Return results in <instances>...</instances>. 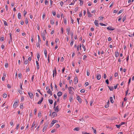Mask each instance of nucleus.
Here are the masks:
<instances>
[{"label": "nucleus", "instance_id": "9b49d317", "mask_svg": "<svg viewBox=\"0 0 134 134\" xmlns=\"http://www.w3.org/2000/svg\"><path fill=\"white\" fill-rule=\"evenodd\" d=\"M52 116H53V117H54L57 116V114L55 112H53L52 114Z\"/></svg>", "mask_w": 134, "mask_h": 134}, {"label": "nucleus", "instance_id": "603ef678", "mask_svg": "<svg viewBox=\"0 0 134 134\" xmlns=\"http://www.w3.org/2000/svg\"><path fill=\"white\" fill-rule=\"evenodd\" d=\"M116 126L118 128H119L121 126V125L120 124L119 125H116Z\"/></svg>", "mask_w": 134, "mask_h": 134}, {"label": "nucleus", "instance_id": "4468645a", "mask_svg": "<svg viewBox=\"0 0 134 134\" xmlns=\"http://www.w3.org/2000/svg\"><path fill=\"white\" fill-rule=\"evenodd\" d=\"M66 31L67 32L68 34V35L70 34V27H69L66 29Z\"/></svg>", "mask_w": 134, "mask_h": 134}, {"label": "nucleus", "instance_id": "0e129e2a", "mask_svg": "<svg viewBox=\"0 0 134 134\" xmlns=\"http://www.w3.org/2000/svg\"><path fill=\"white\" fill-rule=\"evenodd\" d=\"M103 18V17L102 16L99 17V20H102Z\"/></svg>", "mask_w": 134, "mask_h": 134}, {"label": "nucleus", "instance_id": "49530a36", "mask_svg": "<svg viewBox=\"0 0 134 134\" xmlns=\"http://www.w3.org/2000/svg\"><path fill=\"white\" fill-rule=\"evenodd\" d=\"M59 126L60 125H59V124H56L55 127L56 128H58L59 127Z\"/></svg>", "mask_w": 134, "mask_h": 134}, {"label": "nucleus", "instance_id": "de8ad7c7", "mask_svg": "<svg viewBox=\"0 0 134 134\" xmlns=\"http://www.w3.org/2000/svg\"><path fill=\"white\" fill-rule=\"evenodd\" d=\"M45 4L46 5H48V2L47 1V0H45Z\"/></svg>", "mask_w": 134, "mask_h": 134}, {"label": "nucleus", "instance_id": "4be33fe9", "mask_svg": "<svg viewBox=\"0 0 134 134\" xmlns=\"http://www.w3.org/2000/svg\"><path fill=\"white\" fill-rule=\"evenodd\" d=\"M53 77H54V74H55V75H56L57 72L56 71L55 69L53 71Z\"/></svg>", "mask_w": 134, "mask_h": 134}, {"label": "nucleus", "instance_id": "680f3d73", "mask_svg": "<svg viewBox=\"0 0 134 134\" xmlns=\"http://www.w3.org/2000/svg\"><path fill=\"white\" fill-rule=\"evenodd\" d=\"M10 125L12 126H13V121H11L10 122Z\"/></svg>", "mask_w": 134, "mask_h": 134}, {"label": "nucleus", "instance_id": "a878e982", "mask_svg": "<svg viewBox=\"0 0 134 134\" xmlns=\"http://www.w3.org/2000/svg\"><path fill=\"white\" fill-rule=\"evenodd\" d=\"M80 130V128L79 127H75L74 129V131H79Z\"/></svg>", "mask_w": 134, "mask_h": 134}, {"label": "nucleus", "instance_id": "ea45409f", "mask_svg": "<svg viewBox=\"0 0 134 134\" xmlns=\"http://www.w3.org/2000/svg\"><path fill=\"white\" fill-rule=\"evenodd\" d=\"M82 134H91L90 133H87L85 131H83L82 132Z\"/></svg>", "mask_w": 134, "mask_h": 134}, {"label": "nucleus", "instance_id": "3c124183", "mask_svg": "<svg viewBox=\"0 0 134 134\" xmlns=\"http://www.w3.org/2000/svg\"><path fill=\"white\" fill-rule=\"evenodd\" d=\"M87 58V56L86 55H84L83 56V60H85V59L86 58Z\"/></svg>", "mask_w": 134, "mask_h": 134}, {"label": "nucleus", "instance_id": "c9c22d12", "mask_svg": "<svg viewBox=\"0 0 134 134\" xmlns=\"http://www.w3.org/2000/svg\"><path fill=\"white\" fill-rule=\"evenodd\" d=\"M73 43H74V41L73 40L71 41V42L70 43V46H72V45L73 44Z\"/></svg>", "mask_w": 134, "mask_h": 134}, {"label": "nucleus", "instance_id": "6e6d98bb", "mask_svg": "<svg viewBox=\"0 0 134 134\" xmlns=\"http://www.w3.org/2000/svg\"><path fill=\"white\" fill-rule=\"evenodd\" d=\"M35 124V122H34L32 125V126L31 127V128H33V127L34 126Z\"/></svg>", "mask_w": 134, "mask_h": 134}, {"label": "nucleus", "instance_id": "c03bdc74", "mask_svg": "<svg viewBox=\"0 0 134 134\" xmlns=\"http://www.w3.org/2000/svg\"><path fill=\"white\" fill-rule=\"evenodd\" d=\"M22 76L21 74V73H19L18 75V77L20 79L21 78V76Z\"/></svg>", "mask_w": 134, "mask_h": 134}, {"label": "nucleus", "instance_id": "f03ea898", "mask_svg": "<svg viewBox=\"0 0 134 134\" xmlns=\"http://www.w3.org/2000/svg\"><path fill=\"white\" fill-rule=\"evenodd\" d=\"M77 99L78 100L80 103H81L82 102V99L80 97L78 96L77 97Z\"/></svg>", "mask_w": 134, "mask_h": 134}, {"label": "nucleus", "instance_id": "7c9ffc66", "mask_svg": "<svg viewBox=\"0 0 134 134\" xmlns=\"http://www.w3.org/2000/svg\"><path fill=\"white\" fill-rule=\"evenodd\" d=\"M127 90L126 91V93H125V96H127V94L129 92V88H127Z\"/></svg>", "mask_w": 134, "mask_h": 134}, {"label": "nucleus", "instance_id": "f3484780", "mask_svg": "<svg viewBox=\"0 0 134 134\" xmlns=\"http://www.w3.org/2000/svg\"><path fill=\"white\" fill-rule=\"evenodd\" d=\"M36 63L37 65V69L38 70L39 68V63L38 61H36Z\"/></svg>", "mask_w": 134, "mask_h": 134}, {"label": "nucleus", "instance_id": "4d7b16f0", "mask_svg": "<svg viewBox=\"0 0 134 134\" xmlns=\"http://www.w3.org/2000/svg\"><path fill=\"white\" fill-rule=\"evenodd\" d=\"M19 124H18L17 125L16 127V130H18V129L19 126Z\"/></svg>", "mask_w": 134, "mask_h": 134}, {"label": "nucleus", "instance_id": "5fc2aeb1", "mask_svg": "<svg viewBox=\"0 0 134 134\" xmlns=\"http://www.w3.org/2000/svg\"><path fill=\"white\" fill-rule=\"evenodd\" d=\"M42 37H43V40L45 41L46 40V37H45V36H44V35H43V36H42Z\"/></svg>", "mask_w": 134, "mask_h": 134}, {"label": "nucleus", "instance_id": "5701e85b", "mask_svg": "<svg viewBox=\"0 0 134 134\" xmlns=\"http://www.w3.org/2000/svg\"><path fill=\"white\" fill-rule=\"evenodd\" d=\"M18 18L19 19H20L21 17V13H18Z\"/></svg>", "mask_w": 134, "mask_h": 134}, {"label": "nucleus", "instance_id": "13d9d810", "mask_svg": "<svg viewBox=\"0 0 134 134\" xmlns=\"http://www.w3.org/2000/svg\"><path fill=\"white\" fill-rule=\"evenodd\" d=\"M69 100L70 101V102H72L73 99L72 97H70L69 98Z\"/></svg>", "mask_w": 134, "mask_h": 134}, {"label": "nucleus", "instance_id": "58836bf2", "mask_svg": "<svg viewBox=\"0 0 134 134\" xmlns=\"http://www.w3.org/2000/svg\"><path fill=\"white\" fill-rule=\"evenodd\" d=\"M60 4L61 7H63V6L64 4V3L63 2L61 1L60 2Z\"/></svg>", "mask_w": 134, "mask_h": 134}, {"label": "nucleus", "instance_id": "e2e57ef3", "mask_svg": "<svg viewBox=\"0 0 134 134\" xmlns=\"http://www.w3.org/2000/svg\"><path fill=\"white\" fill-rule=\"evenodd\" d=\"M61 30L62 32V33L63 34V27H62L61 28Z\"/></svg>", "mask_w": 134, "mask_h": 134}, {"label": "nucleus", "instance_id": "b1692460", "mask_svg": "<svg viewBox=\"0 0 134 134\" xmlns=\"http://www.w3.org/2000/svg\"><path fill=\"white\" fill-rule=\"evenodd\" d=\"M109 101H108V102H107V104L105 105V108H107L109 107Z\"/></svg>", "mask_w": 134, "mask_h": 134}, {"label": "nucleus", "instance_id": "393cba45", "mask_svg": "<svg viewBox=\"0 0 134 134\" xmlns=\"http://www.w3.org/2000/svg\"><path fill=\"white\" fill-rule=\"evenodd\" d=\"M110 102L112 103H113L114 102V101L113 99V97H110Z\"/></svg>", "mask_w": 134, "mask_h": 134}, {"label": "nucleus", "instance_id": "dca6fc26", "mask_svg": "<svg viewBox=\"0 0 134 134\" xmlns=\"http://www.w3.org/2000/svg\"><path fill=\"white\" fill-rule=\"evenodd\" d=\"M43 99V97H42L41 98V99L38 102L37 104H41L42 102Z\"/></svg>", "mask_w": 134, "mask_h": 134}, {"label": "nucleus", "instance_id": "e433bc0d", "mask_svg": "<svg viewBox=\"0 0 134 134\" xmlns=\"http://www.w3.org/2000/svg\"><path fill=\"white\" fill-rule=\"evenodd\" d=\"M82 47L83 48V49H84V51H85L86 50V48H85V46L84 45V44H82Z\"/></svg>", "mask_w": 134, "mask_h": 134}, {"label": "nucleus", "instance_id": "39448f33", "mask_svg": "<svg viewBox=\"0 0 134 134\" xmlns=\"http://www.w3.org/2000/svg\"><path fill=\"white\" fill-rule=\"evenodd\" d=\"M28 94L30 98L31 99H32L33 98V94L29 92L28 93Z\"/></svg>", "mask_w": 134, "mask_h": 134}, {"label": "nucleus", "instance_id": "774afa93", "mask_svg": "<svg viewBox=\"0 0 134 134\" xmlns=\"http://www.w3.org/2000/svg\"><path fill=\"white\" fill-rule=\"evenodd\" d=\"M123 10H120L118 14H120V13H121L123 12Z\"/></svg>", "mask_w": 134, "mask_h": 134}, {"label": "nucleus", "instance_id": "473e14b6", "mask_svg": "<svg viewBox=\"0 0 134 134\" xmlns=\"http://www.w3.org/2000/svg\"><path fill=\"white\" fill-rule=\"evenodd\" d=\"M64 20V24H65V25H66V19L65 18H64L63 19Z\"/></svg>", "mask_w": 134, "mask_h": 134}, {"label": "nucleus", "instance_id": "c85d7f7f", "mask_svg": "<svg viewBox=\"0 0 134 134\" xmlns=\"http://www.w3.org/2000/svg\"><path fill=\"white\" fill-rule=\"evenodd\" d=\"M25 21L26 24H28V22H29L27 18H26L25 19Z\"/></svg>", "mask_w": 134, "mask_h": 134}, {"label": "nucleus", "instance_id": "bb28decb", "mask_svg": "<svg viewBox=\"0 0 134 134\" xmlns=\"http://www.w3.org/2000/svg\"><path fill=\"white\" fill-rule=\"evenodd\" d=\"M67 94L66 93H65L64 95L63 96V98L64 99H65L66 98V97L67 96Z\"/></svg>", "mask_w": 134, "mask_h": 134}, {"label": "nucleus", "instance_id": "79ce46f5", "mask_svg": "<svg viewBox=\"0 0 134 134\" xmlns=\"http://www.w3.org/2000/svg\"><path fill=\"white\" fill-rule=\"evenodd\" d=\"M28 63V61L27 60H25L24 61V64H27Z\"/></svg>", "mask_w": 134, "mask_h": 134}, {"label": "nucleus", "instance_id": "9d476101", "mask_svg": "<svg viewBox=\"0 0 134 134\" xmlns=\"http://www.w3.org/2000/svg\"><path fill=\"white\" fill-rule=\"evenodd\" d=\"M47 126H48L47 125H44V127L43 128V130H42V131H43V132H44V131L46 130V129H47Z\"/></svg>", "mask_w": 134, "mask_h": 134}, {"label": "nucleus", "instance_id": "423d86ee", "mask_svg": "<svg viewBox=\"0 0 134 134\" xmlns=\"http://www.w3.org/2000/svg\"><path fill=\"white\" fill-rule=\"evenodd\" d=\"M58 121L57 120H53L51 122V124H52V126H53L55 123L58 122Z\"/></svg>", "mask_w": 134, "mask_h": 134}, {"label": "nucleus", "instance_id": "338daca9", "mask_svg": "<svg viewBox=\"0 0 134 134\" xmlns=\"http://www.w3.org/2000/svg\"><path fill=\"white\" fill-rule=\"evenodd\" d=\"M118 75V73L117 72H115L114 74V76L115 77H116Z\"/></svg>", "mask_w": 134, "mask_h": 134}, {"label": "nucleus", "instance_id": "bf43d9fd", "mask_svg": "<svg viewBox=\"0 0 134 134\" xmlns=\"http://www.w3.org/2000/svg\"><path fill=\"white\" fill-rule=\"evenodd\" d=\"M3 22H4V25H5L7 26V22L5 21H4Z\"/></svg>", "mask_w": 134, "mask_h": 134}, {"label": "nucleus", "instance_id": "f8f14e48", "mask_svg": "<svg viewBox=\"0 0 134 134\" xmlns=\"http://www.w3.org/2000/svg\"><path fill=\"white\" fill-rule=\"evenodd\" d=\"M107 29L109 30H114V28H113L109 26L107 27Z\"/></svg>", "mask_w": 134, "mask_h": 134}, {"label": "nucleus", "instance_id": "72a5a7b5", "mask_svg": "<svg viewBox=\"0 0 134 134\" xmlns=\"http://www.w3.org/2000/svg\"><path fill=\"white\" fill-rule=\"evenodd\" d=\"M7 96V94L5 93H4L3 94V97L4 98H6Z\"/></svg>", "mask_w": 134, "mask_h": 134}, {"label": "nucleus", "instance_id": "2f4dec72", "mask_svg": "<svg viewBox=\"0 0 134 134\" xmlns=\"http://www.w3.org/2000/svg\"><path fill=\"white\" fill-rule=\"evenodd\" d=\"M48 101L50 104H52L53 103V101L52 99H49Z\"/></svg>", "mask_w": 134, "mask_h": 134}, {"label": "nucleus", "instance_id": "1a4fd4ad", "mask_svg": "<svg viewBox=\"0 0 134 134\" xmlns=\"http://www.w3.org/2000/svg\"><path fill=\"white\" fill-rule=\"evenodd\" d=\"M46 33L47 32L46 30H45L43 32L41 33L42 36H43V35L45 36L46 35Z\"/></svg>", "mask_w": 134, "mask_h": 134}, {"label": "nucleus", "instance_id": "f257e3e1", "mask_svg": "<svg viewBox=\"0 0 134 134\" xmlns=\"http://www.w3.org/2000/svg\"><path fill=\"white\" fill-rule=\"evenodd\" d=\"M68 89L69 91V93L71 95H72L74 93V88L71 87H68Z\"/></svg>", "mask_w": 134, "mask_h": 134}, {"label": "nucleus", "instance_id": "cd10ccee", "mask_svg": "<svg viewBox=\"0 0 134 134\" xmlns=\"http://www.w3.org/2000/svg\"><path fill=\"white\" fill-rule=\"evenodd\" d=\"M50 23L52 25H53L54 24V21L53 20H51L50 21Z\"/></svg>", "mask_w": 134, "mask_h": 134}, {"label": "nucleus", "instance_id": "2eb2a0df", "mask_svg": "<svg viewBox=\"0 0 134 134\" xmlns=\"http://www.w3.org/2000/svg\"><path fill=\"white\" fill-rule=\"evenodd\" d=\"M81 44H80V46H77V51H79L80 49H81Z\"/></svg>", "mask_w": 134, "mask_h": 134}, {"label": "nucleus", "instance_id": "c756f323", "mask_svg": "<svg viewBox=\"0 0 134 134\" xmlns=\"http://www.w3.org/2000/svg\"><path fill=\"white\" fill-rule=\"evenodd\" d=\"M119 55V53L118 52H116L115 53V56L116 57H118Z\"/></svg>", "mask_w": 134, "mask_h": 134}, {"label": "nucleus", "instance_id": "09e8293b", "mask_svg": "<svg viewBox=\"0 0 134 134\" xmlns=\"http://www.w3.org/2000/svg\"><path fill=\"white\" fill-rule=\"evenodd\" d=\"M79 8L78 7H76L74 9V11L75 12H77Z\"/></svg>", "mask_w": 134, "mask_h": 134}, {"label": "nucleus", "instance_id": "8fccbe9b", "mask_svg": "<svg viewBox=\"0 0 134 134\" xmlns=\"http://www.w3.org/2000/svg\"><path fill=\"white\" fill-rule=\"evenodd\" d=\"M59 41V39L58 38H56L55 40V42L57 43V42H58Z\"/></svg>", "mask_w": 134, "mask_h": 134}, {"label": "nucleus", "instance_id": "6e6552de", "mask_svg": "<svg viewBox=\"0 0 134 134\" xmlns=\"http://www.w3.org/2000/svg\"><path fill=\"white\" fill-rule=\"evenodd\" d=\"M47 93L49 94H50L51 96L52 95V92L51 91L50 89H49L48 90L47 92Z\"/></svg>", "mask_w": 134, "mask_h": 134}, {"label": "nucleus", "instance_id": "aec40b11", "mask_svg": "<svg viewBox=\"0 0 134 134\" xmlns=\"http://www.w3.org/2000/svg\"><path fill=\"white\" fill-rule=\"evenodd\" d=\"M62 92L60 91H59L57 93V95L58 97H60L62 95Z\"/></svg>", "mask_w": 134, "mask_h": 134}, {"label": "nucleus", "instance_id": "412c9836", "mask_svg": "<svg viewBox=\"0 0 134 134\" xmlns=\"http://www.w3.org/2000/svg\"><path fill=\"white\" fill-rule=\"evenodd\" d=\"M44 53L45 54V57L46 58L47 57V52L46 49H44Z\"/></svg>", "mask_w": 134, "mask_h": 134}, {"label": "nucleus", "instance_id": "864d4df0", "mask_svg": "<svg viewBox=\"0 0 134 134\" xmlns=\"http://www.w3.org/2000/svg\"><path fill=\"white\" fill-rule=\"evenodd\" d=\"M38 42H39L40 43L41 41V40L40 39V37L38 35Z\"/></svg>", "mask_w": 134, "mask_h": 134}, {"label": "nucleus", "instance_id": "37998d69", "mask_svg": "<svg viewBox=\"0 0 134 134\" xmlns=\"http://www.w3.org/2000/svg\"><path fill=\"white\" fill-rule=\"evenodd\" d=\"M5 68H7L8 67V63H5Z\"/></svg>", "mask_w": 134, "mask_h": 134}, {"label": "nucleus", "instance_id": "6ab92c4d", "mask_svg": "<svg viewBox=\"0 0 134 134\" xmlns=\"http://www.w3.org/2000/svg\"><path fill=\"white\" fill-rule=\"evenodd\" d=\"M18 104V103L17 102H15L14 104L13 107L15 108H16L17 107V105Z\"/></svg>", "mask_w": 134, "mask_h": 134}, {"label": "nucleus", "instance_id": "0eeeda50", "mask_svg": "<svg viewBox=\"0 0 134 134\" xmlns=\"http://www.w3.org/2000/svg\"><path fill=\"white\" fill-rule=\"evenodd\" d=\"M78 82L77 78V77H76L74 79V83L75 84H77Z\"/></svg>", "mask_w": 134, "mask_h": 134}, {"label": "nucleus", "instance_id": "20e7f679", "mask_svg": "<svg viewBox=\"0 0 134 134\" xmlns=\"http://www.w3.org/2000/svg\"><path fill=\"white\" fill-rule=\"evenodd\" d=\"M87 14L88 15V17L90 18L92 16V15L90 13L89 11L88 10V9H87Z\"/></svg>", "mask_w": 134, "mask_h": 134}, {"label": "nucleus", "instance_id": "7ed1b4c3", "mask_svg": "<svg viewBox=\"0 0 134 134\" xmlns=\"http://www.w3.org/2000/svg\"><path fill=\"white\" fill-rule=\"evenodd\" d=\"M94 23L96 26L98 27L99 26L98 20H95L94 22Z\"/></svg>", "mask_w": 134, "mask_h": 134}, {"label": "nucleus", "instance_id": "69168bd1", "mask_svg": "<svg viewBox=\"0 0 134 134\" xmlns=\"http://www.w3.org/2000/svg\"><path fill=\"white\" fill-rule=\"evenodd\" d=\"M41 113H38V117H41Z\"/></svg>", "mask_w": 134, "mask_h": 134}, {"label": "nucleus", "instance_id": "a211bd4d", "mask_svg": "<svg viewBox=\"0 0 134 134\" xmlns=\"http://www.w3.org/2000/svg\"><path fill=\"white\" fill-rule=\"evenodd\" d=\"M54 111L57 112H58L59 111V108L58 106H57L56 108L55 107L54 108Z\"/></svg>", "mask_w": 134, "mask_h": 134}, {"label": "nucleus", "instance_id": "ddd939ff", "mask_svg": "<svg viewBox=\"0 0 134 134\" xmlns=\"http://www.w3.org/2000/svg\"><path fill=\"white\" fill-rule=\"evenodd\" d=\"M101 77V76L100 74H98L96 76V78L98 80H99Z\"/></svg>", "mask_w": 134, "mask_h": 134}, {"label": "nucleus", "instance_id": "a19ab883", "mask_svg": "<svg viewBox=\"0 0 134 134\" xmlns=\"http://www.w3.org/2000/svg\"><path fill=\"white\" fill-rule=\"evenodd\" d=\"M80 1V6L82 5L83 4V1L81 0H79Z\"/></svg>", "mask_w": 134, "mask_h": 134}, {"label": "nucleus", "instance_id": "4c0bfd02", "mask_svg": "<svg viewBox=\"0 0 134 134\" xmlns=\"http://www.w3.org/2000/svg\"><path fill=\"white\" fill-rule=\"evenodd\" d=\"M85 90L84 89H82L80 90V92L82 93H84L85 92Z\"/></svg>", "mask_w": 134, "mask_h": 134}, {"label": "nucleus", "instance_id": "f704fd0d", "mask_svg": "<svg viewBox=\"0 0 134 134\" xmlns=\"http://www.w3.org/2000/svg\"><path fill=\"white\" fill-rule=\"evenodd\" d=\"M18 92L20 94H23V92H23L22 91L20 90H19L18 91Z\"/></svg>", "mask_w": 134, "mask_h": 134}, {"label": "nucleus", "instance_id": "a18cd8bd", "mask_svg": "<svg viewBox=\"0 0 134 134\" xmlns=\"http://www.w3.org/2000/svg\"><path fill=\"white\" fill-rule=\"evenodd\" d=\"M37 58L38 60L39 61V59L40 58V56L39 54H37Z\"/></svg>", "mask_w": 134, "mask_h": 134}, {"label": "nucleus", "instance_id": "052dcab7", "mask_svg": "<svg viewBox=\"0 0 134 134\" xmlns=\"http://www.w3.org/2000/svg\"><path fill=\"white\" fill-rule=\"evenodd\" d=\"M4 40V38L3 37H2L1 38L0 40L1 41H3Z\"/></svg>", "mask_w": 134, "mask_h": 134}]
</instances>
